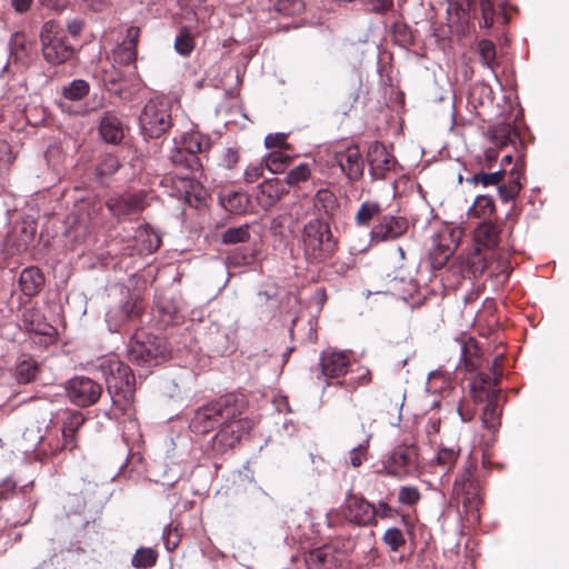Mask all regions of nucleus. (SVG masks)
<instances>
[{
	"label": "nucleus",
	"mask_w": 569,
	"mask_h": 569,
	"mask_svg": "<svg viewBox=\"0 0 569 569\" xmlns=\"http://www.w3.org/2000/svg\"><path fill=\"white\" fill-rule=\"evenodd\" d=\"M248 408V400L242 393H226L198 408L190 420L189 428L198 435H206L234 417L240 409Z\"/></svg>",
	"instance_id": "f257e3e1"
},
{
	"label": "nucleus",
	"mask_w": 569,
	"mask_h": 569,
	"mask_svg": "<svg viewBox=\"0 0 569 569\" xmlns=\"http://www.w3.org/2000/svg\"><path fill=\"white\" fill-rule=\"evenodd\" d=\"M300 243L309 263L319 264L330 259L338 249L329 222L313 218L301 230Z\"/></svg>",
	"instance_id": "f03ea898"
},
{
	"label": "nucleus",
	"mask_w": 569,
	"mask_h": 569,
	"mask_svg": "<svg viewBox=\"0 0 569 569\" xmlns=\"http://www.w3.org/2000/svg\"><path fill=\"white\" fill-rule=\"evenodd\" d=\"M101 369L113 405H129L136 392V378L131 368L119 360H109L101 365Z\"/></svg>",
	"instance_id": "7ed1b4c3"
},
{
	"label": "nucleus",
	"mask_w": 569,
	"mask_h": 569,
	"mask_svg": "<svg viewBox=\"0 0 569 569\" xmlns=\"http://www.w3.org/2000/svg\"><path fill=\"white\" fill-rule=\"evenodd\" d=\"M139 124L146 139L160 138L173 124L169 102L159 98L150 99L139 116Z\"/></svg>",
	"instance_id": "20e7f679"
},
{
	"label": "nucleus",
	"mask_w": 569,
	"mask_h": 569,
	"mask_svg": "<svg viewBox=\"0 0 569 569\" xmlns=\"http://www.w3.org/2000/svg\"><path fill=\"white\" fill-rule=\"evenodd\" d=\"M43 58L51 64H61L70 60L74 53L72 46L67 44L63 29L56 20L44 22L40 32Z\"/></svg>",
	"instance_id": "39448f33"
},
{
	"label": "nucleus",
	"mask_w": 569,
	"mask_h": 569,
	"mask_svg": "<svg viewBox=\"0 0 569 569\" xmlns=\"http://www.w3.org/2000/svg\"><path fill=\"white\" fill-rule=\"evenodd\" d=\"M166 357V347L161 338L143 331L136 332L129 342L128 358L139 366L158 365Z\"/></svg>",
	"instance_id": "423d86ee"
},
{
	"label": "nucleus",
	"mask_w": 569,
	"mask_h": 569,
	"mask_svg": "<svg viewBox=\"0 0 569 569\" xmlns=\"http://www.w3.org/2000/svg\"><path fill=\"white\" fill-rule=\"evenodd\" d=\"M247 409H240L233 418L223 421L212 440V447L218 452H226L234 448L249 435L254 422L243 417Z\"/></svg>",
	"instance_id": "0eeeda50"
},
{
	"label": "nucleus",
	"mask_w": 569,
	"mask_h": 569,
	"mask_svg": "<svg viewBox=\"0 0 569 569\" xmlns=\"http://www.w3.org/2000/svg\"><path fill=\"white\" fill-rule=\"evenodd\" d=\"M476 470V462L467 460L453 483V493L467 510H478L481 503V488L475 477Z\"/></svg>",
	"instance_id": "6e6552de"
},
{
	"label": "nucleus",
	"mask_w": 569,
	"mask_h": 569,
	"mask_svg": "<svg viewBox=\"0 0 569 569\" xmlns=\"http://www.w3.org/2000/svg\"><path fill=\"white\" fill-rule=\"evenodd\" d=\"M142 302L138 296H129L123 302L111 307L106 315L109 331L123 332L142 315Z\"/></svg>",
	"instance_id": "1a4fd4ad"
},
{
	"label": "nucleus",
	"mask_w": 569,
	"mask_h": 569,
	"mask_svg": "<svg viewBox=\"0 0 569 569\" xmlns=\"http://www.w3.org/2000/svg\"><path fill=\"white\" fill-rule=\"evenodd\" d=\"M418 449L415 445L398 446L388 456L383 469L387 475L392 477L409 476L418 470Z\"/></svg>",
	"instance_id": "9d476101"
},
{
	"label": "nucleus",
	"mask_w": 569,
	"mask_h": 569,
	"mask_svg": "<svg viewBox=\"0 0 569 569\" xmlns=\"http://www.w3.org/2000/svg\"><path fill=\"white\" fill-rule=\"evenodd\" d=\"M66 392L73 405L86 408L100 399L102 386L88 377H74L67 382Z\"/></svg>",
	"instance_id": "9b49d317"
},
{
	"label": "nucleus",
	"mask_w": 569,
	"mask_h": 569,
	"mask_svg": "<svg viewBox=\"0 0 569 569\" xmlns=\"http://www.w3.org/2000/svg\"><path fill=\"white\" fill-rule=\"evenodd\" d=\"M106 207L117 219H126L140 213L147 207L143 192L123 193L107 200Z\"/></svg>",
	"instance_id": "f8f14e48"
},
{
	"label": "nucleus",
	"mask_w": 569,
	"mask_h": 569,
	"mask_svg": "<svg viewBox=\"0 0 569 569\" xmlns=\"http://www.w3.org/2000/svg\"><path fill=\"white\" fill-rule=\"evenodd\" d=\"M345 517L357 526H370L376 523V506L367 501L362 496L349 493L345 507Z\"/></svg>",
	"instance_id": "ddd939ff"
},
{
	"label": "nucleus",
	"mask_w": 569,
	"mask_h": 569,
	"mask_svg": "<svg viewBox=\"0 0 569 569\" xmlns=\"http://www.w3.org/2000/svg\"><path fill=\"white\" fill-rule=\"evenodd\" d=\"M335 160L349 181L355 182L362 178L365 160L357 144L336 151Z\"/></svg>",
	"instance_id": "4468645a"
},
{
	"label": "nucleus",
	"mask_w": 569,
	"mask_h": 569,
	"mask_svg": "<svg viewBox=\"0 0 569 569\" xmlns=\"http://www.w3.org/2000/svg\"><path fill=\"white\" fill-rule=\"evenodd\" d=\"M366 159L369 164L370 174L375 180L383 179L387 172L391 171L396 166L395 157L379 141H373L369 144Z\"/></svg>",
	"instance_id": "2eb2a0df"
},
{
	"label": "nucleus",
	"mask_w": 569,
	"mask_h": 569,
	"mask_svg": "<svg viewBox=\"0 0 569 569\" xmlns=\"http://www.w3.org/2000/svg\"><path fill=\"white\" fill-rule=\"evenodd\" d=\"M472 4L475 6L473 17L478 19L480 28L489 29L496 20L501 21L503 24L509 21V17L499 0H478Z\"/></svg>",
	"instance_id": "dca6fc26"
},
{
	"label": "nucleus",
	"mask_w": 569,
	"mask_h": 569,
	"mask_svg": "<svg viewBox=\"0 0 569 569\" xmlns=\"http://www.w3.org/2000/svg\"><path fill=\"white\" fill-rule=\"evenodd\" d=\"M178 143L189 153L188 169L190 171L199 170L201 168V162L198 153H203L210 149V138L198 131H191L184 133Z\"/></svg>",
	"instance_id": "f3484780"
},
{
	"label": "nucleus",
	"mask_w": 569,
	"mask_h": 569,
	"mask_svg": "<svg viewBox=\"0 0 569 569\" xmlns=\"http://www.w3.org/2000/svg\"><path fill=\"white\" fill-rule=\"evenodd\" d=\"M408 221L402 217L383 216L371 230L373 241L395 240L406 233Z\"/></svg>",
	"instance_id": "a211bd4d"
},
{
	"label": "nucleus",
	"mask_w": 569,
	"mask_h": 569,
	"mask_svg": "<svg viewBox=\"0 0 569 569\" xmlns=\"http://www.w3.org/2000/svg\"><path fill=\"white\" fill-rule=\"evenodd\" d=\"M350 356L347 351L326 350L320 355L321 373L326 378H339L348 372Z\"/></svg>",
	"instance_id": "6ab92c4d"
},
{
	"label": "nucleus",
	"mask_w": 569,
	"mask_h": 569,
	"mask_svg": "<svg viewBox=\"0 0 569 569\" xmlns=\"http://www.w3.org/2000/svg\"><path fill=\"white\" fill-rule=\"evenodd\" d=\"M99 134L107 143L119 144L124 137V127L114 111H106L99 122Z\"/></svg>",
	"instance_id": "aec40b11"
},
{
	"label": "nucleus",
	"mask_w": 569,
	"mask_h": 569,
	"mask_svg": "<svg viewBox=\"0 0 569 569\" xmlns=\"http://www.w3.org/2000/svg\"><path fill=\"white\" fill-rule=\"evenodd\" d=\"M525 174V163L518 159L513 168L508 172V182L498 184V193L503 202L516 199L521 190L520 179Z\"/></svg>",
	"instance_id": "412c9836"
},
{
	"label": "nucleus",
	"mask_w": 569,
	"mask_h": 569,
	"mask_svg": "<svg viewBox=\"0 0 569 569\" xmlns=\"http://www.w3.org/2000/svg\"><path fill=\"white\" fill-rule=\"evenodd\" d=\"M44 281V274L38 267H27L20 273L19 287L24 296L32 298L40 293Z\"/></svg>",
	"instance_id": "4be33fe9"
},
{
	"label": "nucleus",
	"mask_w": 569,
	"mask_h": 569,
	"mask_svg": "<svg viewBox=\"0 0 569 569\" xmlns=\"http://www.w3.org/2000/svg\"><path fill=\"white\" fill-rule=\"evenodd\" d=\"M286 192L287 190L279 179H268L259 186L257 200L263 209H269L273 207Z\"/></svg>",
	"instance_id": "5701e85b"
},
{
	"label": "nucleus",
	"mask_w": 569,
	"mask_h": 569,
	"mask_svg": "<svg viewBox=\"0 0 569 569\" xmlns=\"http://www.w3.org/2000/svg\"><path fill=\"white\" fill-rule=\"evenodd\" d=\"M309 569H338L335 551L329 546H322L309 551L306 557Z\"/></svg>",
	"instance_id": "b1692460"
},
{
	"label": "nucleus",
	"mask_w": 569,
	"mask_h": 569,
	"mask_svg": "<svg viewBox=\"0 0 569 569\" xmlns=\"http://www.w3.org/2000/svg\"><path fill=\"white\" fill-rule=\"evenodd\" d=\"M475 240L478 244L493 249L500 241V229L492 221H482L475 229Z\"/></svg>",
	"instance_id": "393cba45"
},
{
	"label": "nucleus",
	"mask_w": 569,
	"mask_h": 569,
	"mask_svg": "<svg viewBox=\"0 0 569 569\" xmlns=\"http://www.w3.org/2000/svg\"><path fill=\"white\" fill-rule=\"evenodd\" d=\"M219 202L227 211L240 214L247 211L250 200L244 192L223 191L219 194Z\"/></svg>",
	"instance_id": "a878e982"
},
{
	"label": "nucleus",
	"mask_w": 569,
	"mask_h": 569,
	"mask_svg": "<svg viewBox=\"0 0 569 569\" xmlns=\"http://www.w3.org/2000/svg\"><path fill=\"white\" fill-rule=\"evenodd\" d=\"M496 211L493 199L489 196H478L472 207L468 210L469 218H478L483 221H490L489 219Z\"/></svg>",
	"instance_id": "bb28decb"
},
{
	"label": "nucleus",
	"mask_w": 569,
	"mask_h": 569,
	"mask_svg": "<svg viewBox=\"0 0 569 569\" xmlns=\"http://www.w3.org/2000/svg\"><path fill=\"white\" fill-rule=\"evenodd\" d=\"M39 372V365L32 358L19 361L14 369V378L18 383L27 385L36 380Z\"/></svg>",
	"instance_id": "cd10ccee"
},
{
	"label": "nucleus",
	"mask_w": 569,
	"mask_h": 569,
	"mask_svg": "<svg viewBox=\"0 0 569 569\" xmlns=\"http://www.w3.org/2000/svg\"><path fill=\"white\" fill-rule=\"evenodd\" d=\"M313 206L319 212L332 217L338 208V200L329 189H320L315 196Z\"/></svg>",
	"instance_id": "c85d7f7f"
},
{
	"label": "nucleus",
	"mask_w": 569,
	"mask_h": 569,
	"mask_svg": "<svg viewBox=\"0 0 569 569\" xmlns=\"http://www.w3.org/2000/svg\"><path fill=\"white\" fill-rule=\"evenodd\" d=\"M257 261V250L237 248L227 256V264L232 268L248 267Z\"/></svg>",
	"instance_id": "c756f323"
},
{
	"label": "nucleus",
	"mask_w": 569,
	"mask_h": 569,
	"mask_svg": "<svg viewBox=\"0 0 569 569\" xmlns=\"http://www.w3.org/2000/svg\"><path fill=\"white\" fill-rule=\"evenodd\" d=\"M23 325L29 332L39 335H49V331L52 329L34 310H27L23 313Z\"/></svg>",
	"instance_id": "7c9ffc66"
},
{
	"label": "nucleus",
	"mask_w": 569,
	"mask_h": 569,
	"mask_svg": "<svg viewBox=\"0 0 569 569\" xmlns=\"http://www.w3.org/2000/svg\"><path fill=\"white\" fill-rule=\"evenodd\" d=\"M90 86L86 80L74 79L61 89V94L64 99L78 101L88 96Z\"/></svg>",
	"instance_id": "2f4dec72"
},
{
	"label": "nucleus",
	"mask_w": 569,
	"mask_h": 569,
	"mask_svg": "<svg viewBox=\"0 0 569 569\" xmlns=\"http://www.w3.org/2000/svg\"><path fill=\"white\" fill-rule=\"evenodd\" d=\"M250 239V230L248 224L231 227L221 233V242L223 244L244 243Z\"/></svg>",
	"instance_id": "473e14b6"
},
{
	"label": "nucleus",
	"mask_w": 569,
	"mask_h": 569,
	"mask_svg": "<svg viewBox=\"0 0 569 569\" xmlns=\"http://www.w3.org/2000/svg\"><path fill=\"white\" fill-rule=\"evenodd\" d=\"M486 406L482 412V425L487 429L495 430L500 425V412L498 408V398L485 400Z\"/></svg>",
	"instance_id": "72a5a7b5"
},
{
	"label": "nucleus",
	"mask_w": 569,
	"mask_h": 569,
	"mask_svg": "<svg viewBox=\"0 0 569 569\" xmlns=\"http://www.w3.org/2000/svg\"><path fill=\"white\" fill-rule=\"evenodd\" d=\"M310 178L311 167L308 163H300L287 172L284 181L289 187L298 188Z\"/></svg>",
	"instance_id": "f704fd0d"
},
{
	"label": "nucleus",
	"mask_w": 569,
	"mask_h": 569,
	"mask_svg": "<svg viewBox=\"0 0 569 569\" xmlns=\"http://www.w3.org/2000/svg\"><path fill=\"white\" fill-rule=\"evenodd\" d=\"M158 553L152 548H139L131 559L132 567L137 569H147L156 565Z\"/></svg>",
	"instance_id": "c9c22d12"
},
{
	"label": "nucleus",
	"mask_w": 569,
	"mask_h": 569,
	"mask_svg": "<svg viewBox=\"0 0 569 569\" xmlns=\"http://www.w3.org/2000/svg\"><path fill=\"white\" fill-rule=\"evenodd\" d=\"M470 387L476 402H485V400L488 399L499 398L501 391L500 388L489 387L483 383L480 385L477 378L472 379Z\"/></svg>",
	"instance_id": "e433bc0d"
},
{
	"label": "nucleus",
	"mask_w": 569,
	"mask_h": 569,
	"mask_svg": "<svg viewBox=\"0 0 569 569\" xmlns=\"http://www.w3.org/2000/svg\"><path fill=\"white\" fill-rule=\"evenodd\" d=\"M381 212L378 202L365 201L358 209L355 220L358 226H368L369 222Z\"/></svg>",
	"instance_id": "4c0bfd02"
},
{
	"label": "nucleus",
	"mask_w": 569,
	"mask_h": 569,
	"mask_svg": "<svg viewBox=\"0 0 569 569\" xmlns=\"http://www.w3.org/2000/svg\"><path fill=\"white\" fill-rule=\"evenodd\" d=\"M506 174V169H500L490 173L479 171L475 173L472 177L468 178L467 181L472 184L480 183L483 187L498 186Z\"/></svg>",
	"instance_id": "58836bf2"
},
{
	"label": "nucleus",
	"mask_w": 569,
	"mask_h": 569,
	"mask_svg": "<svg viewBox=\"0 0 569 569\" xmlns=\"http://www.w3.org/2000/svg\"><path fill=\"white\" fill-rule=\"evenodd\" d=\"M84 421H86V418L82 412H80V411L69 412L63 420V426H62L63 437L66 439L67 438L73 439L77 431L84 423Z\"/></svg>",
	"instance_id": "ea45409f"
},
{
	"label": "nucleus",
	"mask_w": 569,
	"mask_h": 569,
	"mask_svg": "<svg viewBox=\"0 0 569 569\" xmlns=\"http://www.w3.org/2000/svg\"><path fill=\"white\" fill-rule=\"evenodd\" d=\"M291 162V157L281 150H274L264 160L266 168L272 173H280Z\"/></svg>",
	"instance_id": "a19ab883"
},
{
	"label": "nucleus",
	"mask_w": 569,
	"mask_h": 569,
	"mask_svg": "<svg viewBox=\"0 0 569 569\" xmlns=\"http://www.w3.org/2000/svg\"><path fill=\"white\" fill-rule=\"evenodd\" d=\"M478 53L483 66L493 69L496 64V46L491 40L482 39L478 43Z\"/></svg>",
	"instance_id": "79ce46f5"
},
{
	"label": "nucleus",
	"mask_w": 569,
	"mask_h": 569,
	"mask_svg": "<svg viewBox=\"0 0 569 569\" xmlns=\"http://www.w3.org/2000/svg\"><path fill=\"white\" fill-rule=\"evenodd\" d=\"M180 182L182 184V189L186 194V200L188 202L191 201L190 200L191 197H193L197 201H201L204 198L206 191L199 181H197L192 178L186 177V178H181Z\"/></svg>",
	"instance_id": "37998d69"
},
{
	"label": "nucleus",
	"mask_w": 569,
	"mask_h": 569,
	"mask_svg": "<svg viewBox=\"0 0 569 569\" xmlns=\"http://www.w3.org/2000/svg\"><path fill=\"white\" fill-rule=\"evenodd\" d=\"M174 49L181 56H189L194 49V40L187 28H182L174 40Z\"/></svg>",
	"instance_id": "c03bdc74"
},
{
	"label": "nucleus",
	"mask_w": 569,
	"mask_h": 569,
	"mask_svg": "<svg viewBox=\"0 0 569 569\" xmlns=\"http://www.w3.org/2000/svg\"><path fill=\"white\" fill-rule=\"evenodd\" d=\"M459 456V450L452 448H441L436 457L437 465L446 472H449L455 467Z\"/></svg>",
	"instance_id": "a18cd8bd"
},
{
	"label": "nucleus",
	"mask_w": 569,
	"mask_h": 569,
	"mask_svg": "<svg viewBox=\"0 0 569 569\" xmlns=\"http://www.w3.org/2000/svg\"><path fill=\"white\" fill-rule=\"evenodd\" d=\"M137 49L132 48V46H126L122 42L113 50L114 62L123 66L133 63L137 60Z\"/></svg>",
	"instance_id": "49530a36"
},
{
	"label": "nucleus",
	"mask_w": 569,
	"mask_h": 569,
	"mask_svg": "<svg viewBox=\"0 0 569 569\" xmlns=\"http://www.w3.org/2000/svg\"><path fill=\"white\" fill-rule=\"evenodd\" d=\"M478 350V346L475 342L467 343L462 347V357L467 371H473L480 366Z\"/></svg>",
	"instance_id": "de8ad7c7"
},
{
	"label": "nucleus",
	"mask_w": 569,
	"mask_h": 569,
	"mask_svg": "<svg viewBox=\"0 0 569 569\" xmlns=\"http://www.w3.org/2000/svg\"><path fill=\"white\" fill-rule=\"evenodd\" d=\"M278 296V287L276 284H268L264 290L257 292L253 299V306L257 309H263L267 305L274 300Z\"/></svg>",
	"instance_id": "09e8293b"
},
{
	"label": "nucleus",
	"mask_w": 569,
	"mask_h": 569,
	"mask_svg": "<svg viewBox=\"0 0 569 569\" xmlns=\"http://www.w3.org/2000/svg\"><path fill=\"white\" fill-rule=\"evenodd\" d=\"M421 498L420 491L413 486H402L398 492V501L405 506H415Z\"/></svg>",
	"instance_id": "8fccbe9b"
},
{
	"label": "nucleus",
	"mask_w": 569,
	"mask_h": 569,
	"mask_svg": "<svg viewBox=\"0 0 569 569\" xmlns=\"http://www.w3.org/2000/svg\"><path fill=\"white\" fill-rule=\"evenodd\" d=\"M9 49L11 56H13L16 60H20L27 56V43L24 34L20 32L12 34L9 41Z\"/></svg>",
	"instance_id": "3c124183"
},
{
	"label": "nucleus",
	"mask_w": 569,
	"mask_h": 569,
	"mask_svg": "<svg viewBox=\"0 0 569 569\" xmlns=\"http://www.w3.org/2000/svg\"><path fill=\"white\" fill-rule=\"evenodd\" d=\"M120 167V162L116 156L107 154L99 162L96 168V173L99 177L110 176L114 173Z\"/></svg>",
	"instance_id": "603ef678"
},
{
	"label": "nucleus",
	"mask_w": 569,
	"mask_h": 569,
	"mask_svg": "<svg viewBox=\"0 0 569 569\" xmlns=\"http://www.w3.org/2000/svg\"><path fill=\"white\" fill-rule=\"evenodd\" d=\"M382 540L392 551H398L406 543L403 533L398 528H389L385 532Z\"/></svg>",
	"instance_id": "864d4df0"
},
{
	"label": "nucleus",
	"mask_w": 569,
	"mask_h": 569,
	"mask_svg": "<svg viewBox=\"0 0 569 569\" xmlns=\"http://www.w3.org/2000/svg\"><path fill=\"white\" fill-rule=\"evenodd\" d=\"M370 436H368L363 443L358 445L356 448H353L350 451V465L355 468H358L361 466L362 461L367 459L368 456V442H369Z\"/></svg>",
	"instance_id": "5fc2aeb1"
},
{
	"label": "nucleus",
	"mask_w": 569,
	"mask_h": 569,
	"mask_svg": "<svg viewBox=\"0 0 569 569\" xmlns=\"http://www.w3.org/2000/svg\"><path fill=\"white\" fill-rule=\"evenodd\" d=\"M502 377L501 370H495L492 373L479 372L475 378L479 380V383L487 385L489 387L499 388V383Z\"/></svg>",
	"instance_id": "6e6d98bb"
},
{
	"label": "nucleus",
	"mask_w": 569,
	"mask_h": 569,
	"mask_svg": "<svg viewBox=\"0 0 569 569\" xmlns=\"http://www.w3.org/2000/svg\"><path fill=\"white\" fill-rule=\"evenodd\" d=\"M239 161V152L236 149L227 148L220 159L219 164L226 169H232Z\"/></svg>",
	"instance_id": "4d7b16f0"
},
{
	"label": "nucleus",
	"mask_w": 569,
	"mask_h": 569,
	"mask_svg": "<svg viewBox=\"0 0 569 569\" xmlns=\"http://www.w3.org/2000/svg\"><path fill=\"white\" fill-rule=\"evenodd\" d=\"M370 11L377 14H385L393 8L392 0H368Z\"/></svg>",
	"instance_id": "13d9d810"
},
{
	"label": "nucleus",
	"mask_w": 569,
	"mask_h": 569,
	"mask_svg": "<svg viewBox=\"0 0 569 569\" xmlns=\"http://www.w3.org/2000/svg\"><path fill=\"white\" fill-rule=\"evenodd\" d=\"M170 159L174 164H180L188 169L189 153L178 142H176V148L172 150Z\"/></svg>",
	"instance_id": "bf43d9fd"
},
{
	"label": "nucleus",
	"mask_w": 569,
	"mask_h": 569,
	"mask_svg": "<svg viewBox=\"0 0 569 569\" xmlns=\"http://www.w3.org/2000/svg\"><path fill=\"white\" fill-rule=\"evenodd\" d=\"M266 164L262 163L249 166L244 171V180L252 183L262 177Z\"/></svg>",
	"instance_id": "052dcab7"
},
{
	"label": "nucleus",
	"mask_w": 569,
	"mask_h": 569,
	"mask_svg": "<svg viewBox=\"0 0 569 569\" xmlns=\"http://www.w3.org/2000/svg\"><path fill=\"white\" fill-rule=\"evenodd\" d=\"M286 140H287V134H284V133L268 134L264 138V146L268 149L281 148L286 144Z\"/></svg>",
	"instance_id": "680f3d73"
},
{
	"label": "nucleus",
	"mask_w": 569,
	"mask_h": 569,
	"mask_svg": "<svg viewBox=\"0 0 569 569\" xmlns=\"http://www.w3.org/2000/svg\"><path fill=\"white\" fill-rule=\"evenodd\" d=\"M140 37V28L131 26L127 29L126 38L122 43L137 49L138 40Z\"/></svg>",
	"instance_id": "e2e57ef3"
},
{
	"label": "nucleus",
	"mask_w": 569,
	"mask_h": 569,
	"mask_svg": "<svg viewBox=\"0 0 569 569\" xmlns=\"http://www.w3.org/2000/svg\"><path fill=\"white\" fill-rule=\"evenodd\" d=\"M377 510V517H380L382 519L390 518L393 515L392 508L385 501H379L378 506L376 507Z\"/></svg>",
	"instance_id": "0e129e2a"
},
{
	"label": "nucleus",
	"mask_w": 569,
	"mask_h": 569,
	"mask_svg": "<svg viewBox=\"0 0 569 569\" xmlns=\"http://www.w3.org/2000/svg\"><path fill=\"white\" fill-rule=\"evenodd\" d=\"M497 159H498V150L497 149L489 148L485 151L483 161H485V167H487L488 169H491L492 164L497 161Z\"/></svg>",
	"instance_id": "69168bd1"
},
{
	"label": "nucleus",
	"mask_w": 569,
	"mask_h": 569,
	"mask_svg": "<svg viewBox=\"0 0 569 569\" xmlns=\"http://www.w3.org/2000/svg\"><path fill=\"white\" fill-rule=\"evenodd\" d=\"M86 4L96 12L102 11L107 8L111 0H83Z\"/></svg>",
	"instance_id": "338daca9"
},
{
	"label": "nucleus",
	"mask_w": 569,
	"mask_h": 569,
	"mask_svg": "<svg viewBox=\"0 0 569 569\" xmlns=\"http://www.w3.org/2000/svg\"><path fill=\"white\" fill-rule=\"evenodd\" d=\"M83 28V21L79 19H74L67 23V30L72 37H77L80 34Z\"/></svg>",
	"instance_id": "774afa93"
}]
</instances>
